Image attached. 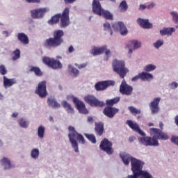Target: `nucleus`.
<instances>
[{
    "label": "nucleus",
    "mask_w": 178,
    "mask_h": 178,
    "mask_svg": "<svg viewBox=\"0 0 178 178\" xmlns=\"http://www.w3.org/2000/svg\"><path fill=\"white\" fill-rule=\"evenodd\" d=\"M127 124L134 131L138 133L141 138H138V141L140 144L145 145V147H159V142L158 140H162L163 141L169 140V136L168 134L162 131V130L156 128H150L149 133L151 136H145L146 134L140 129V126L137 123H134L133 121L129 120L127 121Z\"/></svg>",
    "instance_id": "obj_1"
},
{
    "label": "nucleus",
    "mask_w": 178,
    "mask_h": 178,
    "mask_svg": "<svg viewBox=\"0 0 178 178\" xmlns=\"http://www.w3.org/2000/svg\"><path fill=\"white\" fill-rule=\"evenodd\" d=\"M127 124L134 131L138 133L141 138H138V141L140 144L145 145V147H159V142L158 140H162L163 141L169 140V136L168 134L162 131V130L156 128H150L149 133L151 136H145L146 134L140 129V126L137 123H134L133 121L129 120L127 121Z\"/></svg>",
    "instance_id": "obj_2"
},
{
    "label": "nucleus",
    "mask_w": 178,
    "mask_h": 178,
    "mask_svg": "<svg viewBox=\"0 0 178 178\" xmlns=\"http://www.w3.org/2000/svg\"><path fill=\"white\" fill-rule=\"evenodd\" d=\"M65 32L63 30L58 29L53 32V37L46 39L44 42V47L47 49H52V48H58L60 47L65 42L63 36Z\"/></svg>",
    "instance_id": "obj_3"
},
{
    "label": "nucleus",
    "mask_w": 178,
    "mask_h": 178,
    "mask_svg": "<svg viewBox=\"0 0 178 178\" xmlns=\"http://www.w3.org/2000/svg\"><path fill=\"white\" fill-rule=\"evenodd\" d=\"M120 156L123 161L124 164L127 165L131 162V170L133 173H140L143 170V166H144V162L141 160H138L130 154L123 153L120 154Z\"/></svg>",
    "instance_id": "obj_4"
},
{
    "label": "nucleus",
    "mask_w": 178,
    "mask_h": 178,
    "mask_svg": "<svg viewBox=\"0 0 178 178\" xmlns=\"http://www.w3.org/2000/svg\"><path fill=\"white\" fill-rule=\"evenodd\" d=\"M68 130L70 131L68 137L70 142L72 144V147L74 148L75 152H79V143L77 141H79V143H81V144H86L84 136L81 134L77 133L74 127L70 126L68 127Z\"/></svg>",
    "instance_id": "obj_5"
},
{
    "label": "nucleus",
    "mask_w": 178,
    "mask_h": 178,
    "mask_svg": "<svg viewBox=\"0 0 178 178\" xmlns=\"http://www.w3.org/2000/svg\"><path fill=\"white\" fill-rule=\"evenodd\" d=\"M113 71L119 74L121 79H124L126 77V74L129 73V70L126 68V65L124 64V61L114 60L112 63Z\"/></svg>",
    "instance_id": "obj_6"
},
{
    "label": "nucleus",
    "mask_w": 178,
    "mask_h": 178,
    "mask_svg": "<svg viewBox=\"0 0 178 178\" xmlns=\"http://www.w3.org/2000/svg\"><path fill=\"white\" fill-rule=\"evenodd\" d=\"M113 144L109 141L108 138H104L100 143L99 148L101 151L106 152L107 155H112L113 154Z\"/></svg>",
    "instance_id": "obj_7"
},
{
    "label": "nucleus",
    "mask_w": 178,
    "mask_h": 178,
    "mask_svg": "<svg viewBox=\"0 0 178 178\" xmlns=\"http://www.w3.org/2000/svg\"><path fill=\"white\" fill-rule=\"evenodd\" d=\"M70 8H65L62 14H60V26L62 29H65V27H67L69 24H70Z\"/></svg>",
    "instance_id": "obj_8"
},
{
    "label": "nucleus",
    "mask_w": 178,
    "mask_h": 178,
    "mask_svg": "<svg viewBox=\"0 0 178 178\" xmlns=\"http://www.w3.org/2000/svg\"><path fill=\"white\" fill-rule=\"evenodd\" d=\"M42 62L44 63V65H47L49 67H51V69H62V63L59 61L58 60H55L54 58H51L49 57H43L42 58Z\"/></svg>",
    "instance_id": "obj_9"
},
{
    "label": "nucleus",
    "mask_w": 178,
    "mask_h": 178,
    "mask_svg": "<svg viewBox=\"0 0 178 178\" xmlns=\"http://www.w3.org/2000/svg\"><path fill=\"white\" fill-rule=\"evenodd\" d=\"M84 101L86 104L90 105V106H99L102 108V106H105V104L104 102L99 101L95 96L94 95H87L84 97Z\"/></svg>",
    "instance_id": "obj_10"
},
{
    "label": "nucleus",
    "mask_w": 178,
    "mask_h": 178,
    "mask_svg": "<svg viewBox=\"0 0 178 178\" xmlns=\"http://www.w3.org/2000/svg\"><path fill=\"white\" fill-rule=\"evenodd\" d=\"M35 92L39 95L40 98H45V97L48 95V92H47V81H42L40 82Z\"/></svg>",
    "instance_id": "obj_11"
},
{
    "label": "nucleus",
    "mask_w": 178,
    "mask_h": 178,
    "mask_svg": "<svg viewBox=\"0 0 178 178\" xmlns=\"http://www.w3.org/2000/svg\"><path fill=\"white\" fill-rule=\"evenodd\" d=\"M49 11V9L47 8L34 9L31 10V16L32 19H42L45 16V13Z\"/></svg>",
    "instance_id": "obj_12"
},
{
    "label": "nucleus",
    "mask_w": 178,
    "mask_h": 178,
    "mask_svg": "<svg viewBox=\"0 0 178 178\" xmlns=\"http://www.w3.org/2000/svg\"><path fill=\"white\" fill-rule=\"evenodd\" d=\"M114 84L115 81H102L95 85V88L96 91H104V90H106L107 87H111Z\"/></svg>",
    "instance_id": "obj_13"
},
{
    "label": "nucleus",
    "mask_w": 178,
    "mask_h": 178,
    "mask_svg": "<svg viewBox=\"0 0 178 178\" xmlns=\"http://www.w3.org/2000/svg\"><path fill=\"white\" fill-rule=\"evenodd\" d=\"M72 98L74 104H75L76 108L80 112V113L87 115V113H88V110H87V108H86V104H84V102L80 101L77 97L72 96Z\"/></svg>",
    "instance_id": "obj_14"
},
{
    "label": "nucleus",
    "mask_w": 178,
    "mask_h": 178,
    "mask_svg": "<svg viewBox=\"0 0 178 178\" xmlns=\"http://www.w3.org/2000/svg\"><path fill=\"white\" fill-rule=\"evenodd\" d=\"M120 92L122 95H131L133 93V87L130 86L126 83V80H123L120 86Z\"/></svg>",
    "instance_id": "obj_15"
},
{
    "label": "nucleus",
    "mask_w": 178,
    "mask_h": 178,
    "mask_svg": "<svg viewBox=\"0 0 178 178\" xmlns=\"http://www.w3.org/2000/svg\"><path fill=\"white\" fill-rule=\"evenodd\" d=\"M112 27L115 31H120L121 35H126L129 33L127 28H126V26L122 22L113 23Z\"/></svg>",
    "instance_id": "obj_16"
},
{
    "label": "nucleus",
    "mask_w": 178,
    "mask_h": 178,
    "mask_svg": "<svg viewBox=\"0 0 178 178\" xmlns=\"http://www.w3.org/2000/svg\"><path fill=\"white\" fill-rule=\"evenodd\" d=\"M119 113V108L112 107V106H106L103 110V113L106 116L107 118H109L110 119H112L115 118V115L116 113Z\"/></svg>",
    "instance_id": "obj_17"
},
{
    "label": "nucleus",
    "mask_w": 178,
    "mask_h": 178,
    "mask_svg": "<svg viewBox=\"0 0 178 178\" xmlns=\"http://www.w3.org/2000/svg\"><path fill=\"white\" fill-rule=\"evenodd\" d=\"M159 102H161V97H155L149 104V108L153 115L159 112Z\"/></svg>",
    "instance_id": "obj_18"
},
{
    "label": "nucleus",
    "mask_w": 178,
    "mask_h": 178,
    "mask_svg": "<svg viewBox=\"0 0 178 178\" xmlns=\"http://www.w3.org/2000/svg\"><path fill=\"white\" fill-rule=\"evenodd\" d=\"M141 47V42L138 40H130L127 44V48L129 49L128 54H133V51L138 49Z\"/></svg>",
    "instance_id": "obj_19"
},
{
    "label": "nucleus",
    "mask_w": 178,
    "mask_h": 178,
    "mask_svg": "<svg viewBox=\"0 0 178 178\" xmlns=\"http://www.w3.org/2000/svg\"><path fill=\"white\" fill-rule=\"evenodd\" d=\"M0 162L3 167L4 170H9L15 168V165H13L10 160L6 157H3L2 159L0 160Z\"/></svg>",
    "instance_id": "obj_20"
},
{
    "label": "nucleus",
    "mask_w": 178,
    "mask_h": 178,
    "mask_svg": "<svg viewBox=\"0 0 178 178\" xmlns=\"http://www.w3.org/2000/svg\"><path fill=\"white\" fill-rule=\"evenodd\" d=\"M92 12L95 13V15H98V16H101V13L104 10L101 6V3H99V0H93L92 1Z\"/></svg>",
    "instance_id": "obj_21"
},
{
    "label": "nucleus",
    "mask_w": 178,
    "mask_h": 178,
    "mask_svg": "<svg viewBox=\"0 0 178 178\" xmlns=\"http://www.w3.org/2000/svg\"><path fill=\"white\" fill-rule=\"evenodd\" d=\"M95 131L97 136L101 137L104 132L105 131V129L104 128V123L103 122H96L95 127Z\"/></svg>",
    "instance_id": "obj_22"
},
{
    "label": "nucleus",
    "mask_w": 178,
    "mask_h": 178,
    "mask_svg": "<svg viewBox=\"0 0 178 178\" xmlns=\"http://www.w3.org/2000/svg\"><path fill=\"white\" fill-rule=\"evenodd\" d=\"M137 22L143 29H152V24L149 23L148 19L139 18Z\"/></svg>",
    "instance_id": "obj_23"
},
{
    "label": "nucleus",
    "mask_w": 178,
    "mask_h": 178,
    "mask_svg": "<svg viewBox=\"0 0 178 178\" xmlns=\"http://www.w3.org/2000/svg\"><path fill=\"white\" fill-rule=\"evenodd\" d=\"M3 86L5 88H7L8 87H12L13 84H16L17 81H16V79H8L6 76L3 77Z\"/></svg>",
    "instance_id": "obj_24"
},
{
    "label": "nucleus",
    "mask_w": 178,
    "mask_h": 178,
    "mask_svg": "<svg viewBox=\"0 0 178 178\" xmlns=\"http://www.w3.org/2000/svg\"><path fill=\"white\" fill-rule=\"evenodd\" d=\"M105 51H106V46H102L92 49L90 53L93 56H97V55H102Z\"/></svg>",
    "instance_id": "obj_25"
},
{
    "label": "nucleus",
    "mask_w": 178,
    "mask_h": 178,
    "mask_svg": "<svg viewBox=\"0 0 178 178\" xmlns=\"http://www.w3.org/2000/svg\"><path fill=\"white\" fill-rule=\"evenodd\" d=\"M17 38L18 41L21 42L22 44H24V45L29 44V37L24 33H19L17 34Z\"/></svg>",
    "instance_id": "obj_26"
},
{
    "label": "nucleus",
    "mask_w": 178,
    "mask_h": 178,
    "mask_svg": "<svg viewBox=\"0 0 178 178\" xmlns=\"http://www.w3.org/2000/svg\"><path fill=\"white\" fill-rule=\"evenodd\" d=\"M176 29L175 28H166L164 27L162 30H160L161 35H172V33H175Z\"/></svg>",
    "instance_id": "obj_27"
},
{
    "label": "nucleus",
    "mask_w": 178,
    "mask_h": 178,
    "mask_svg": "<svg viewBox=\"0 0 178 178\" xmlns=\"http://www.w3.org/2000/svg\"><path fill=\"white\" fill-rule=\"evenodd\" d=\"M47 104L49 106H51V108H60V104L53 97H50L47 99Z\"/></svg>",
    "instance_id": "obj_28"
},
{
    "label": "nucleus",
    "mask_w": 178,
    "mask_h": 178,
    "mask_svg": "<svg viewBox=\"0 0 178 178\" xmlns=\"http://www.w3.org/2000/svg\"><path fill=\"white\" fill-rule=\"evenodd\" d=\"M140 76L141 80H143V81H145V80H147V81H150V80H152V79H154V76H152V74L144 72L140 73Z\"/></svg>",
    "instance_id": "obj_29"
},
{
    "label": "nucleus",
    "mask_w": 178,
    "mask_h": 178,
    "mask_svg": "<svg viewBox=\"0 0 178 178\" xmlns=\"http://www.w3.org/2000/svg\"><path fill=\"white\" fill-rule=\"evenodd\" d=\"M62 106L66 109L67 113H74V110L70 104L67 103L66 101H63L62 103Z\"/></svg>",
    "instance_id": "obj_30"
},
{
    "label": "nucleus",
    "mask_w": 178,
    "mask_h": 178,
    "mask_svg": "<svg viewBox=\"0 0 178 178\" xmlns=\"http://www.w3.org/2000/svg\"><path fill=\"white\" fill-rule=\"evenodd\" d=\"M100 16L104 17V19H106V20H113V15H112L111 12L104 9L102 11Z\"/></svg>",
    "instance_id": "obj_31"
},
{
    "label": "nucleus",
    "mask_w": 178,
    "mask_h": 178,
    "mask_svg": "<svg viewBox=\"0 0 178 178\" xmlns=\"http://www.w3.org/2000/svg\"><path fill=\"white\" fill-rule=\"evenodd\" d=\"M59 20H60V13L56 14L53 16L49 21V24H56V23H59Z\"/></svg>",
    "instance_id": "obj_32"
},
{
    "label": "nucleus",
    "mask_w": 178,
    "mask_h": 178,
    "mask_svg": "<svg viewBox=\"0 0 178 178\" xmlns=\"http://www.w3.org/2000/svg\"><path fill=\"white\" fill-rule=\"evenodd\" d=\"M29 72H33L35 76H38V77H40V76H42V72H41V70L38 67L31 66Z\"/></svg>",
    "instance_id": "obj_33"
},
{
    "label": "nucleus",
    "mask_w": 178,
    "mask_h": 178,
    "mask_svg": "<svg viewBox=\"0 0 178 178\" xmlns=\"http://www.w3.org/2000/svg\"><path fill=\"white\" fill-rule=\"evenodd\" d=\"M119 101H120V97H115V98L111 99H107L106 101V104L108 106H113V105H115V104H118V102H119Z\"/></svg>",
    "instance_id": "obj_34"
},
{
    "label": "nucleus",
    "mask_w": 178,
    "mask_h": 178,
    "mask_svg": "<svg viewBox=\"0 0 178 178\" xmlns=\"http://www.w3.org/2000/svg\"><path fill=\"white\" fill-rule=\"evenodd\" d=\"M119 9L120 12H127V9H129V6L126 2V0H123L119 5Z\"/></svg>",
    "instance_id": "obj_35"
},
{
    "label": "nucleus",
    "mask_w": 178,
    "mask_h": 178,
    "mask_svg": "<svg viewBox=\"0 0 178 178\" xmlns=\"http://www.w3.org/2000/svg\"><path fill=\"white\" fill-rule=\"evenodd\" d=\"M38 136L39 138H44V136H45V127L44 126H40L38 128Z\"/></svg>",
    "instance_id": "obj_36"
},
{
    "label": "nucleus",
    "mask_w": 178,
    "mask_h": 178,
    "mask_svg": "<svg viewBox=\"0 0 178 178\" xmlns=\"http://www.w3.org/2000/svg\"><path fill=\"white\" fill-rule=\"evenodd\" d=\"M31 156L33 159H38V156H40V150L38 149H33L31 152Z\"/></svg>",
    "instance_id": "obj_37"
},
{
    "label": "nucleus",
    "mask_w": 178,
    "mask_h": 178,
    "mask_svg": "<svg viewBox=\"0 0 178 178\" xmlns=\"http://www.w3.org/2000/svg\"><path fill=\"white\" fill-rule=\"evenodd\" d=\"M128 109L129 110V111L131 112V113H132V115H140L141 113V110H138L137 109L136 107L131 106L128 108Z\"/></svg>",
    "instance_id": "obj_38"
},
{
    "label": "nucleus",
    "mask_w": 178,
    "mask_h": 178,
    "mask_svg": "<svg viewBox=\"0 0 178 178\" xmlns=\"http://www.w3.org/2000/svg\"><path fill=\"white\" fill-rule=\"evenodd\" d=\"M71 73H72L74 77H77V76H79L80 71H79V70H77L76 68H74L73 67H72V65H69L68 66Z\"/></svg>",
    "instance_id": "obj_39"
},
{
    "label": "nucleus",
    "mask_w": 178,
    "mask_h": 178,
    "mask_svg": "<svg viewBox=\"0 0 178 178\" xmlns=\"http://www.w3.org/2000/svg\"><path fill=\"white\" fill-rule=\"evenodd\" d=\"M86 137L89 140V141H91L93 144H95L97 143V139L95 138V136L94 134H85Z\"/></svg>",
    "instance_id": "obj_40"
},
{
    "label": "nucleus",
    "mask_w": 178,
    "mask_h": 178,
    "mask_svg": "<svg viewBox=\"0 0 178 178\" xmlns=\"http://www.w3.org/2000/svg\"><path fill=\"white\" fill-rule=\"evenodd\" d=\"M19 124L21 127H23L24 129H27V127H29V122H27V121H26L23 118H21L19 120Z\"/></svg>",
    "instance_id": "obj_41"
},
{
    "label": "nucleus",
    "mask_w": 178,
    "mask_h": 178,
    "mask_svg": "<svg viewBox=\"0 0 178 178\" xmlns=\"http://www.w3.org/2000/svg\"><path fill=\"white\" fill-rule=\"evenodd\" d=\"M155 69H156V66H155L152 64H149L144 67V71L145 72H152V70H155Z\"/></svg>",
    "instance_id": "obj_42"
},
{
    "label": "nucleus",
    "mask_w": 178,
    "mask_h": 178,
    "mask_svg": "<svg viewBox=\"0 0 178 178\" xmlns=\"http://www.w3.org/2000/svg\"><path fill=\"white\" fill-rule=\"evenodd\" d=\"M14 56L13 57V60H17L20 58V50L17 49L13 52Z\"/></svg>",
    "instance_id": "obj_43"
},
{
    "label": "nucleus",
    "mask_w": 178,
    "mask_h": 178,
    "mask_svg": "<svg viewBox=\"0 0 178 178\" xmlns=\"http://www.w3.org/2000/svg\"><path fill=\"white\" fill-rule=\"evenodd\" d=\"M104 29L105 31L108 30L111 35L113 34V31L111 30V24H109V22H106L104 24Z\"/></svg>",
    "instance_id": "obj_44"
},
{
    "label": "nucleus",
    "mask_w": 178,
    "mask_h": 178,
    "mask_svg": "<svg viewBox=\"0 0 178 178\" xmlns=\"http://www.w3.org/2000/svg\"><path fill=\"white\" fill-rule=\"evenodd\" d=\"M171 16H172V20L173 22H175V23H178V13L175 12V11H172L170 13Z\"/></svg>",
    "instance_id": "obj_45"
},
{
    "label": "nucleus",
    "mask_w": 178,
    "mask_h": 178,
    "mask_svg": "<svg viewBox=\"0 0 178 178\" xmlns=\"http://www.w3.org/2000/svg\"><path fill=\"white\" fill-rule=\"evenodd\" d=\"M162 45H163V40H159L154 43V47L157 49L159 48L160 47H162Z\"/></svg>",
    "instance_id": "obj_46"
},
{
    "label": "nucleus",
    "mask_w": 178,
    "mask_h": 178,
    "mask_svg": "<svg viewBox=\"0 0 178 178\" xmlns=\"http://www.w3.org/2000/svg\"><path fill=\"white\" fill-rule=\"evenodd\" d=\"M88 65V63H83L82 64L75 63V66H76L78 69H84V67H87Z\"/></svg>",
    "instance_id": "obj_47"
},
{
    "label": "nucleus",
    "mask_w": 178,
    "mask_h": 178,
    "mask_svg": "<svg viewBox=\"0 0 178 178\" xmlns=\"http://www.w3.org/2000/svg\"><path fill=\"white\" fill-rule=\"evenodd\" d=\"M0 73L3 76H5L6 73H8V71L6 70V68L5 67V65H1L0 66Z\"/></svg>",
    "instance_id": "obj_48"
},
{
    "label": "nucleus",
    "mask_w": 178,
    "mask_h": 178,
    "mask_svg": "<svg viewBox=\"0 0 178 178\" xmlns=\"http://www.w3.org/2000/svg\"><path fill=\"white\" fill-rule=\"evenodd\" d=\"M171 142L178 146V136H172L171 138Z\"/></svg>",
    "instance_id": "obj_49"
},
{
    "label": "nucleus",
    "mask_w": 178,
    "mask_h": 178,
    "mask_svg": "<svg viewBox=\"0 0 178 178\" xmlns=\"http://www.w3.org/2000/svg\"><path fill=\"white\" fill-rule=\"evenodd\" d=\"M28 3H40L41 0H26Z\"/></svg>",
    "instance_id": "obj_50"
},
{
    "label": "nucleus",
    "mask_w": 178,
    "mask_h": 178,
    "mask_svg": "<svg viewBox=\"0 0 178 178\" xmlns=\"http://www.w3.org/2000/svg\"><path fill=\"white\" fill-rule=\"evenodd\" d=\"M104 52H105L106 56L107 57L106 60H108V58H109V57L111 56V50H109V49H106V50L104 51Z\"/></svg>",
    "instance_id": "obj_51"
},
{
    "label": "nucleus",
    "mask_w": 178,
    "mask_h": 178,
    "mask_svg": "<svg viewBox=\"0 0 178 178\" xmlns=\"http://www.w3.org/2000/svg\"><path fill=\"white\" fill-rule=\"evenodd\" d=\"M141 79V76H140V74L135 76L134 78H132L133 81H137L138 79Z\"/></svg>",
    "instance_id": "obj_52"
},
{
    "label": "nucleus",
    "mask_w": 178,
    "mask_h": 178,
    "mask_svg": "<svg viewBox=\"0 0 178 178\" xmlns=\"http://www.w3.org/2000/svg\"><path fill=\"white\" fill-rule=\"evenodd\" d=\"M171 87H172V90H175V89L177 88V87H178L177 83H176V82H172V83H171Z\"/></svg>",
    "instance_id": "obj_53"
},
{
    "label": "nucleus",
    "mask_w": 178,
    "mask_h": 178,
    "mask_svg": "<svg viewBox=\"0 0 178 178\" xmlns=\"http://www.w3.org/2000/svg\"><path fill=\"white\" fill-rule=\"evenodd\" d=\"M145 9H147V6L140 4L139 6V10H145Z\"/></svg>",
    "instance_id": "obj_54"
},
{
    "label": "nucleus",
    "mask_w": 178,
    "mask_h": 178,
    "mask_svg": "<svg viewBox=\"0 0 178 178\" xmlns=\"http://www.w3.org/2000/svg\"><path fill=\"white\" fill-rule=\"evenodd\" d=\"M76 0H64L65 3H74Z\"/></svg>",
    "instance_id": "obj_55"
},
{
    "label": "nucleus",
    "mask_w": 178,
    "mask_h": 178,
    "mask_svg": "<svg viewBox=\"0 0 178 178\" xmlns=\"http://www.w3.org/2000/svg\"><path fill=\"white\" fill-rule=\"evenodd\" d=\"M154 6H155V3H151L149 5L146 6L147 9H152V8H154Z\"/></svg>",
    "instance_id": "obj_56"
},
{
    "label": "nucleus",
    "mask_w": 178,
    "mask_h": 178,
    "mask_svg": "<svg viewBox=\"0 0 178 178\" xmlns=\"http://www.w3.org/2000/svg\"><path fill=\"white\" fill-rule=\"evenodd\" d=\"M74 47H73L72 45L69 47L68 48V51L70 54H72V52H74Z\"/></svg>",
    "instance_id": "obj_57"
},
{
    "label": "nucleus",
    "mask_w": 178,
    "mask_h": 178,
    "mask_svg": "<svg viewBox=\"0 0 178 178\" xmlns=\"http://www.w3.org/2000/svg\"><path fill=\"white\" fill-rule=\"evenodd\" d=\"M88 123H94V118H92V117H88Z\"/></svg>",
    "instance_id": "obj_58"
},
{
    "label": "nucleus",
    "mask_w": 178,
    "mask_h": 178,
    "mask_svg": "<svg viewBox=\"0 0 178 178\" xmlns=\"http://www.w3.org/2000/svg\"><path fill=\"white\" fill-rule=\"evenodd\" d=\"M175 123L176 126H177V127H178V115L175 116Z\"/></svg>",
    "instance_id": "obj_59"
},
{
    "label": "nucleus",
    "mask_w": 178,
    "mask_h": 178,
    "mask_svg": "<svg viewBox=\"0 0 178 178\" xmlns=\"http://www.w3.org/2000/svg\"><path fill=\"white\" fill-rule=\"evenodd\" d=\"M159 127L161 130L163 129V122H159Z\"/></svg>",
    "instance_id": "obj_60"
},
{
    "label": "nucleus",
    "mask_w": 178,
    "mask_h": 178,
    "mask_svg": "<svg viewBox=\"0 0 178 178\" xmlns=\"http://www.w3.org/2000/svg\"><path fill=\"white\" fill-rule=\"evenodd\" d=\"M18 115L19 114L17 113H13L12 117L13 118H17Z\"/></svg>",
    "instance_id": "obj_61"
},
{
    "label": "nucleus",
    "mask_w": 178,
    "mask_h": 178,
    "mask_svg": "<svg viewBox=\"0 0 178 178\" xmlns=\"http://www.w3.org/2000/svg\"><path fill=\"white\" fill-rule=\"evenodd\" d=\"M3 34H5V35L6 37H8V35H9V33L8 31H3Z\"/></svg>",
    "instance_id": "obj_62"
},
{
    "label": "nucleus",
    "mask_w": 178,
    "mask_h": 178,
    "mask_svg": "<svg viewBox=\"0 0 178 178\" xmlns=\"http://www.w3.org/2000/svg\"><path fill=\"white\" fill-rule=\"evenodd\" d=\"M129 141H130L131 143H133V141H134V138L130 137V138H129Z\"/></svg>",
    "instance_id": "obj_63"
},
{
    "label": "nucleus",
    "mask_w": 178,
    "mask_h": 178,
    "mask_svg": "<svg viewBox=\"0 0 178 178\" xmlns=\"http://www.w3.org/2000/svg\"><path fill=\"white\" fill-rule=\"evenodd\" d=\"M49 121L50 122H54V118L52 116L49 117Z\"/></svg>",
    "instance_id": "obj_64"
}]
</instances>
